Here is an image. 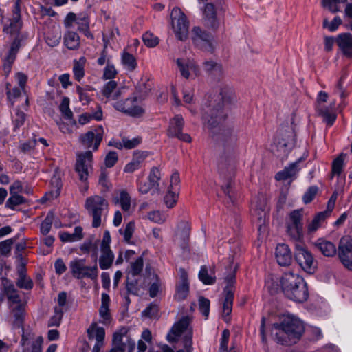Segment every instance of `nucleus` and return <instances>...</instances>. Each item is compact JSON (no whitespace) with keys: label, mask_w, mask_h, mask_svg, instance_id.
<instances>
[{"label":"nucleus","mask_w":352,"mask_h":352,"mask_svg":"<svg viewBox=\"0 0 352 352\" xmlns=\"http://www.w3.org/2000/svg\"><path fill=\"white\" fill-rule=\"evenodd\" d=\"M80 36L73 31H68L64 36V44L71 50H77L80 47Z\"/></svg>","instance_id":"29"},{"label":"nucleus","mask_w":352,"mask_h":352,"mask_svg":"<svg viewBox=\"0 0 352 352\" xmlns=\"http://www.w3.org/2000/svg\"><path fill=\"white\" fill-rule=\"evenodd\" d=\"M142 40L144 44L149 47H153L159 43V38L149 32L143 34Z\"/></svg>","instance_id":"59"},{"label":"nucleus","mask_w":352,"mask_h":352,"mask_svg":"<svg viewBox=\"0 0 352 352\" xmlns=\"http://www.w3.org/2000/svg\"><path fill=\"white\" fill-rule=\"evenodd\" d=\"M95 89L89 85H86L84 87L77 86L76 92L79 96V100L82 103L83 105L88 104L91 100L93 94H90V92H93Z\"/></svg>","instance_id":"32"},{"label":"nucleus","mask_w":352,"mask_h":352,"mask_svg":"<svg viewBox=\"0 0 352 352\" xmlns=\"http://www.w3.org/2000/svg\"><path fill=\"white\" fill-rule=\"evenodd\" d=\"M128 332V329L122 327L118 331H116L113 335V345L124 346V342H122L123 337L126 336Z\"/></svg>","instance_id":"54"},{"label":"nucleus","mask_w":352,"mask_h":352,"mask_svg":"<svg viewBox=\"0 0 352 352\" xmlns=\"http://www.w3.org/2000/svg\"><path fill=\"white\" fill-rule=\"evenodd\" d=\"M54 219V214L53 212H49L45 217V219L41 224V232L43 235L47 234L52 228V225Z\"/></svg>","instance_id":"46"},{"label":"nucleus","mask_w":352,"mask_h":352,"mask_svg":"<svg viewBox=\"0 0 352 352\" xmlns=\"http://www.w3.org/2000/svg\"><path fill=\"white\" fill-rule=\"evenodd\" d=\"M87 336L89 340L96 339V344L94 346L92 352H100L104 345L105 330L103 327H98L96 323H92L87 330Z\"/></svg>","instance_id":"17"},{"label":"nucleus","mask_w":352,"mask_h":352,"mask_svg":"<svg viewBox=\"0 0 352 352\" xmlns=\"http://www.w3.org/2000/svg\"><path fill=\"white\" fill-rule=\"evenodd\" d=\"M63 316V309L61 308L56 307L54 308V314L50 318L48 321V327H58L60 324Z\"/></svg>","instance_id":"50"},{"label":"nucleus","mask_w":352,"mask_h":352,"mask_svg":"<svg viewBox=\"0 0 352 352\" xmlns=\"http://www.w3.org/2000/svg\"><path fill=\"white\" fill-rule=\"evenodd\" d=\"M338 255L342 265L352 271V238L348 236L341 238L338 248Z\"/></svg>","instance_id":"11"},{"label":"nucleus","mask_w":352,"mask_h":352,"mask_svg":"<svg viewBox=\"0 0 352 352\" xmlns=\"http://www.w3.org/2000/svg\"><path fill=\"white\" fill-rule=\"evenodd\" d=\"M76 23L78 25V30L79 32H82L87 38L94 39V36L89 31V22L87 17L78 18Z\"/></svg>","instance_id":"39"},{"label":"nucleus","mask_w":352,"mask_h":352,"mask_svg":"<svg viewBox=\"0 0 352 352\" xmlns=\"http://www.w3.org/2000/svg\"><path fill=\"white\" fill-rule=\"evenodd\" d=\"M71 272L73 276L78 278H89L95 280L98 277V270L97 265L88 267L84 265V260H75L70 263Z\"/></svg>","instance_id":"10"},{"label":"nucleus","mask_w":352,"mask_h":352,"mask_svg":"<svg viewBox=\"0 0 352 352\" xmlns=\"http://www.w3.org/2000/svg\"><path fill=\"white\" fill-rule=\"evenodd\" d=\"M86 62L85 57H81L78 60L74 61L73 72L74 78L76 80L80 81V80L85 76L84 67Z\"/></svg>","instance_id":"36"},{"label":"nucleus","mask_w":352,"mask_h":352,"mask_svg":"<svg viewBox=\"0 0 352 352\" xmlns=\"http://www.w3.org/2000/svg\"><path fill=\"white\" fill-rule=\"evenodd\" d=\"M336 42L344 56L352 58V34L342 33L337 36Z\"/></svg>","instance_id":"18"},{"label":"nucleus","mask_w":352,"mask_h":352,"mask_svg":"<svg viewBox=\"0 0 352 352\" xmlns=\"http://www.w3.org/2000/svg\"><path fill=\"white\" fill-rule=\"evenodd\" d=\"M122 140L124 148L132 149L140 144L142 142V138L140 136H137L132 139H129L124 137L122 138Z\"/></svg>","instance_id":"58"},{"label":"nucleus","mask_w":352,"mask_h":352,"mask_svg":"<svg viewBox=\"0 0 352 352\" xmlns=\"http://www.w3.org/2000/svg\"><path fill=\"white\" fill-rule=\"evenodd\" d=\"M347 0H322L323 8L328 9L332 13H336L340 11L339 3H346Z\"/></svg>","instance_id":"45"},{"label":"nucleus","mask_w":352,"mask_h":352,"mask_svg":"<svg viewBox=\"0 0 352 352\" xmlns=\"http://www.w3.org/2000/svg\"><path fill=\"white\" fill-rule=\"evenodd\" d=\"M275 341L282 345H292L301 338L305 327L303 322L292 315L284 316L280 323L274 324Z\"/></svg>","instance_id":"2"},{"label":"nucleus","mask_w":352,"mask_h":352,"mask_svg":"<svg viewBox=\"0 0 352 352\" xmlns=\"http://www.w3.org/2000/svg\"><path fill=\"white\" fill-rule=\"evenodd\" d=\"M200 280L205 285H212L215 282V277L208 274L206 266H202L199 273Z\"/></svg>","instance_id":"53"},{"label":"nucleus","mask_w":352,"mask_h":352,"mask_svg":"<svg viewBox=\"0 0 352 352\" xmlns=\"http://www.w3.org/2000/svg\"><path fill=\"white\" fill-rule=\"evenodd\" d=\"M122 63L129 71H133L137 67L135 57L127 52H124L122 56Z\"/></svg>","instance_id":"43"},{"label":"nucleus","mask_w":352,"mask_h":352,"mask_svg":"<svg viewBox=\"0 0 352 352\" xmlns=\"http://www.w3.org/2000/svg\"><path fill=\"white\" fill-rule=\"evenodd\" d=\"M172 28L176 37L180 41H185L188 38L189 21L185 14L180 8H174L170 13Z\"/></svg>","instance_id":"6"},{"label":"nucleus","mask_w":352,"mask_h":352,"mask_svg":"<svg viewBox=\"0 0 352 352\" xmlns=\"http://www.w3.org/2000/svg\"><path fill=\"white\" fill-rule=\"evenodd\" d=\"M184 126V120L182 116L177 115L170 120L169 132H182Z\"/></svg>","instance_id":"40"},{"label":"nucleus","mask_w":352,"mask_h":352,"mask_svg":"<svg viewBox=\"0 0 352 352\" xmlns=\"http://www.w3.org/2000/svg\"><path fill=\"white\" fill-rule=\"evenodd\" d=\"M137 100V97H134L132 99H126L122 111L131 116L136 117L141 116L144 113V109L142 107L139 106L129 107V104H131L132 102L136 101Z\"/></svg>","instance_id":"33"},{"label":"nucleus","mask_w":352,"mask_h":352,"mask_svg":"<svg viewBox=\"0 0 352 352\" xmlns=\"http://www.w3.org/2000/svg\"><path fill=\"white\" fill-rule=\"evenodd\" d=\"M152 87L153 84L148 79L142 78L135 87V93L137 94L135 97H137V99H144L147 96L151 91Z\"/></svg>","instance_id":"28"},{"label":"nucleus","mask_w":352,"mask_h":352,"mask_svg":"<svg viewBox=\"0 0 352 352\" xmlns=\"http://www.w3.org/2000/svg\"><path fill=\"white\" fill-rule=\"evenodd\" d=\"M316 248L325 256L331 257L337 252L336 245L331 241L319 239L315 243Z\"/></svg>","instance_id":"27"},{"label":"nucleus","mask_w":352,"mask_h":352,"mask_svg":"<svg viewBox=\"0 0 352 352\" xmlns=\"http://www.w3.org/2000/svg\"><path fill=\"white\" fill-rule=\"evenodd\" d=\"M85 208L92 217V227L96 228L101 226L102 219H106L109 212V204L103 197L94 195L86 199Z\"/></svg>","instance_id":"4"},{"label":"nucleus","mask_w":352,"mask_h":352,"mask_svg":"<svg viewBox=\"0 0 352 352\" xmlns=\"http://www.w3.org/2000/svg\"><path fill=\"white\" fill-rule=\"evenodd\" d=\"M296 144L295 133H278L274 140L277 150L283 154H287Z\"/></svg>","instance_id":"15"},{"label":"nucleus","mask_w":352,"mask_h":352,"mask_svg":"<svg viewBox=\"0 0 352 352\" xmlns=\"http://www.w3.org/2000/svg\"><path fill=\"white\" fill-rule=\"evenodd\" d=\"M228 289V288L223 289L224 300L222 309V316L226 322L230 321V315L232 313L234 300V291Z\"/></svg>","instance_id":"25"},{"label":"nucleus","mask_w":352,"mask_h":352,"mask_svg":"<svg viewBox=\"0 0 352 352\" xmlns=\"http://www.w3.org/2000/svg\"><path fill=\"white\" fill-rule=\"evenodd\" d=\"M148 179V182L150 183V186L151 185L153 188V192H158L160 190L159 181L161 179V173L160 169L157 167L152 168Z\"/></svg>","instance_id":"35"},{"label":"nucleus","mask_w":352,"mask_h":352,"mask_svg":"<svg viewBox=\"0 0 352 352\" xmlns=\"http://www.w3.org/2000/svg\"><path fill=\"white\" fill-rule=\"evenodd\" d=\"M191 38L194 44L201 50L213 51L212 36L199 27L192 28Z\"/></svg>","instance_id":"12"},{"label":"nucleus","mask_w":352,"mask_h":352,"mask_svg":"<svg viewBox=\"0 0 352 352\" xmlns=\"http://www.w3.org/2000/svg\"><path fill=\"white\" fill-rule=\"evenodd\" d=\"M328 98V94L320 91L317 98L316 113L318 116L322 118V120L327 126H332L336 120V114L331 111L328 107L320 105V102H325Z\"/></svg>","instance_id":"13"},{"label":"nucleus","mask_w":352,"mask_h":352,"mask_svg":"<svg viewBox=\"0 0 352 352\" xmlns=\"http://www.w3.org/2000/svg\"><path fill=\"white\" fill-rule=\"evenodd\" d=\"M275 258L278 264L283 267L289 266L292 261V254L286 244H278L275 250Z\"/></svg>","instance_id":"20"},{"label":"nucleus","mask_w":352,"mask_h":352,"mask_svg":"<svg viewBox=\"0 0 352 352\" xmlns=\"http://www.w3.org/2000/svg\"><path fill=\"white\" fill-rule=\"evenodd\" d=\"M235 99L234 90L228 85L222 86L218 93L208 96L201 107V119L208 130L219 128L226 120L229 105Z\"/></svg>","instance_id":"1"},{"label":"nucleus","mask_w":352,"mask_h":352,"mask_svg":"<svg viewBox=\"0 0 352 352\" xmlns=\"http://www.w3.org/2000/svg\"><path fill=\"white\" fill-rule=\"evenodd\" d=\"M115 203H119L123 211L129 212L131 208V197L126 190H122Z\"/></svg>","instance_id":"38"},{"label":"nucleus","mask_w":352,"mask_h":352,"mask_svg":"<svg viewBox=\"0 0 352 352\" xmlns=\"http://www.w3.org/2000/svg\"><path fill=\"white\" fill-rule=\"evenodd\" d=\"M190 324V318L188 316L182 317L178 322L174 324L168 333L166 338L169 342H175L183 333L186 332L184 337V346L188 352L192 346V331L188 330Z\"/></svg>","instance_id":"5"},{"label":"nucleus","mask_w":352,"mask_h":352,"mask_svg":"<svg viewBox=\"0 0 352 352\" xmlns=\"http://www.w3.org/2000/svg\"><path fill=\"white\" fill-rule=\"evenodd\" d=\"M62 115L67 119H71L73 116V113L69 109V98L64 97L62 100L61 104L59 107Z\"/></svg>","instance_id":"55"},{"label":"nucleus","mask_w":352,"mask_h":352,"mask_svg":"<svg viewBox=\"0 0 352 352\" xmlns=\"http://www.w3.org/2000/svg\"><path fill=\"white\" fill-rule=\"evenodd\" d=\"M217 10L214 3H207L202 9L204 25L209 30L217 31L220 22L217 16Z\"/></svg>","instance_id":"14"},{"label":"nucleus","mask_w":352,"mask_h":352,"mask_svg":"<svg viewBox=\"0 0 352 352\" xmlns=\"http://www.w3.org/2000/svg\"><path fill=\"white\" fill-rule=\"evenodd\" d=\"M230 331L224 329L221 334L220 348L219 352H228V344L230 338Z\"/></svg>","instance_id":"62"},{"label":"nucleus","mask_w":352,"mask_h":352,"mask_svg":"<svg viewBox=\"0 0 352 352\" xmlns=\"http://www.w3.org/2000/svg\"><path fill=\"white\" fill-rule=\"evenodd\" d=\"M16 285L21 289H30L33 287V282L30 278L25 276L19 277Z\"/></svg>","instance_id":"64"},{"label":"nucleus","mask_w":352,"mask_h":352,"mask_svg":"<svg viewBox=\"0 0 352 352\" xmlns=\"http://www.w3.org/2000/svg\"><path fill=\"white\" fill-rule=\"evenodd\" d=\"M9 309L13 318V326L16 328L22 327L25 314V302L10 305Z\"/></svg>","instance_id":"22"},{"label":"nucleus","mask_w":352,"mask_h":352,"mask_svg":"<svg viewBox=\"0 0 352 352\" xmlns=\"http://www.w3.org/2000/svg\"><path fill=\"white\" fill-rule=\"evenodd\" d=\"M177 65L179 69L181 75L185 78H188L190 70L195 69V65L193 61L189 59L178 58Z\"/></svg>","instance_id":"31"},{"label":"nucleus","mask_w":352,"mask_h":352,"mask_svg":"<svg viewBox=\"0 0 352 352\" xmlns=\"http://www.w3.org/2000/svg\"><path fill=\"white\" fill-rule=\"evenodd\" d=\"M203 69L214 79L219 80L223 76L222 65L212 60L203 63Z\"/></svg>","instance_id":"24"},{"label":"nucleus","mask_w":352,"mask_h":352,"mask_svg":"<svg viewBox=\"0 0 352 352\" xmlns=\"http://www.w3.org/2000/svg\"><path fill=\"white\" fill-rule=\"evenodd\" d=\"M318 190L316 186H310L303 195L302 200L305 204H309L314 199Z\"/></svg>","instance_id":"61"},{"label":"nucleus","mask_w":352,"mask_h":352,"mask_svg":"<svg viewBox=\"0 0 352 352\" xmlns=\"http://www.w3.org/2000/svg\"><path fill=\"white\" fill-rule=\"evenodd\" d=\"M294 258L300 267L308 274H314L317 269V261L311 253L302 245H296Z\"/></svg>","instance_id":"7"},{"label":"nucleus","mask_w":352,"mask_h":352,"mask_svg":"<svg viewBox=\"0 0 352 352\" xmlns=\"http://www.w3.org/2000/svg\"><path fill=\"white\" fill-rule=\"evenodd\" d=\"M98 110L93 114L89 113H85L80 116L78 122L80 124L83 125L88 123L91 119L100 120L102 117V109L100 106L97 107Z\"/></svg>","instance_id":"37"},{"label":"nucleus","mask_w":352,"mask_h":352,"mask_svg":"<svg viewBox=\"0 0 352 352\" xmlns=\"http://www.w3.org/2000/svg\"><path fill=\"white\" fill-rule=\"evenodd\" d=\"M199 309L203 316L208 318L210 313V300L205 297L199 298Z\"/></svg>","instance_id":"57"},{"label":"nucleus","mask_w":352,"mask_h":352,"mask_svg":"<svg viewBox=\"0 0 352 352\" xmlns=\"http://www.w3.org/2000/svg\"><path fill=\"white\" fill-rule=\"evenodd\" d=\"M305 282V281L302 276L292 272H285L283 275L280 280V285L282 290L286 296L289 292L292 291L294 287H298V285Z\"/></svg>","instance_id":"16"},{"label":"nucleus","mask_w":352,"mask_h":352,"mask_svg":"<svg viewBox=\"0 0 352 352\" xmlns=\"http://www.w3.org/2000/svg\"><path fill=\"white\" fill-rule=\"evenodd\" d=\"M101 255L99 258V265L102 270H107L111 267L114 261V254L111 250H100Z\"/></svg>","instance_id":"30"},{"label":"nucleus","mask_w":352,"mask_h":352,"mask_svg":"<svg viewBox=\"0 0 352 352\" xmlns=\"http://www.w3.org/2000/svg\"><path fill=\"white\" fill-rule=\"evenodd\" d=\"M179 195V191L168 189V192L164 197V203L169 208H173L177 203Z\"/></svg>","instance_id":"49"},{"label":"nucleus","mask_w":352,"mask_h":352,"mask_svg":"<svg viewBox=\"0 0 352 352\" xmlns=\"http://www.w3.org/2000/svg\"><path fill=\"white\" fill-rule=\"evenodd\" d=\"M93 161L92 151H87L77 154L75 171L78 173L81 182H85L89 176V169L91 167Z\"/></svg>","instance_id":"9"},{"label":"nucleus","mask_w":352,"mask_h":352,"mask_svg":"<svg viewBox=\"0 0 352 352\" xmlns=\"http://www.w3.org/2000/svg\"><path fill=\"white\" fill-rule=\"evenodd\" d=\"M302 210H294L289 214L287 223V233L295 241L300 240L303 236Z\"/></svg>","instance_id":"8"},{"label":"nucleus","mask_w":352,"mask_h":352,"mask_svg":"<svg viewBox=\"0 0 352 352\" xmlns=\"http://www.w3.org/2000/svg\"><path fill=\"white\" fill-rule=\"evenodd\" d=\"M102 138V133H82L79 141L84 148H91L95 151L98 150Z\"/></svg>","instance_id":"19"},{"label":"nucleus","mask_w":352,"mask_h":352,"mask_svg":"<svg viewBox=\"0 0 352 352\" xmlns=\"http://www.w3.org/2000/svg\"><path fill=\"white\" fill-rule=\"evenodd\" d=\"M126 288L129 294L138 295L139 292L138 280L135 277L127 274L126 280Z\"/></svg>","instance_id":"44"},{"label":"nucleus","mask_w":352,"mask_h":352,"mask_svg":"<svg viewBox=\"0 0 352 352\" xmlns=\"http://www.w3.org/2000/svg\"><path fill=\"white\" fill-rule=\"evenodd\" d=\"M61 39V33L58 30H53L47 33L45 41L50 47L58 45Z\"/></svg>","instance_id":"41"},{"label":"nucleus","mask_w":352,"mask_h":352,"mask_svg":"<svg viewBox=\"0 0 352 352\" xmlns=\"http://www.w3.org/2000/svg\"><path fill=\"white\" fill-rule=\"evenodd\" d=\"M10 195V197L8 198L6 204V206L7 208L14 210L16 206L23 204L25 201L24 197L19 194Z\"/></svg>","instance_id":"51"},{"label":"nucleus","mask_w":352,"mask_h":352,"mask_svg":"<svg viewBox=\"0 0 352 352\" xmlns=\"http://www.w3.org/2000/svg\"><path fill=\"white\" fill-rule=\"evenodd\" d=\"M286 297L299 303L306 301L309 297L308 287L306 282L298 285V287H294L292 291L289 292Z\"/></svg>","instance_id":"23"},{"label":"nucleus","mask_w":352,"mask_h":352,"mask_svg":"<svg viewBox=\"0 0 352 352\" xmlns=\"http://www.w3.org/2000/svg\"><path fill=\"white\" fill-rule=\"evenodd\" d=\"M109 296L105 293L102 294L101 306L99 310V314L100 317L102 318L104 320H109L110 319L109 309Z\"/></svg>","instance_id":"34"},{"label":"nucleus","mask_w":352,"mask_h":352,"mask_svg":"<svg viewBox=\"0 0 352 352\" xmlns=\"http://www.w3.org/2000/svg\"><path fill=\"white\" fill-rule=\"evenodd\" d=\"M304 160L303 157L299 158L295 162L290 164L288 166L285 167L284 169L287 170L289 176L292 178L295 177L300 170V168L299 167V164Z\"/></svg>","instance_id":"60"},{"label":"nucleus","mask_w":352,"mask_h":352,"mask_svg":"<svg viewBox=\"0 0 352 352\" xmlns=\"http://www.w3.org/2000/svg\"><path fill=\"white\" fill-rule=\"evenodd\" d=\"M342 23V21L338 16L334 17L331 22H329V20L325 18L323 19L322 27L323 28L328 29L330 32H335Z\"/></svg>","instance_id":"52"},{"label":"nucleus","mask_w":352,"mask_h":352,"mask_svg":"<svg viewBox=\"0 0 352 352\" xmlns=\"http://www.w3.org/2000/svg\"><path fill=\"white\" fill-rule=\"evenodd\" d=\"M344 166V155L340 154L332 162L331 173L333 175L339 176Z\"/></svg>","instance_id":"48"},{"label":"nucleus","mask_w":352,"mask_h":352,"mask_svg":"<svg viewBox=\"0 0 352 352\" xmlns=\"http://www.w3.org/2000/svg\"><path fill=\"white\" fill-rule=\"evenodd\" d=\"M3 286L4 293L7 296L9 306L24 302L13 284L8 283V280H6Z\"/></svg>","instance_id":"26"},{"label":"nucleus","mask_w":352,"mask_h":352,"mask_svg":"<svg viewBox=\"0 0 352 352\" xmlns=\"http://www.w3.org/2000/svg\"><path fill=\"white\" fill-rule=\"evenodd\" d=\"M327 217L324 213L318 212L313 219L311 222L308 225L307 230L309 232H314L316 231L322 225V222Z\"/></svg>","instance_id":"42"},{"label":"nucleus","mask_w":352,"mask_h":352,"mask_svg":"<svg viewBox=\"0 0 352 352\" xmlns=\"http://www.w3.org/2000/svg\"><path fill=\"white\" fill-rule=\"evenodd\" d=\"M144 261L142 256L138 258L134 262L131 263V270L128 274L133 277H135L140 274L143 270Z\"/></svg>","instance_id":"47"},{"label":"nucleus","mask_w":352,"mask_h":352,"mask_svg":"<svg viewBox=\"0 0 352 352\" xmlns=\"http://www.w3.org/2000/svg\"><path fill=\"white\" fill-rule=\"evenodd\" d=\"M118 156L116 151H109L104 159V164L107 168L113 167L118 162Z\"/></svg>","instance_id":"63"},{"label":"nucleus","mask_w":352,"mask_h":352,"mask_svg":"<svg viewBox=\"0 0 352 352\" xmlns=\"http://www.w3.org/2000/svg\"><path fill=\"white\" fill-rule=\"evenodd\" d=\"M21 28V23L20 19H15L14 17H12L9 25H5L3 28V32L11 36H15L10 45L8 54L3 59V67L4 68H8L9 70L11 69L12 65L16 59V54L22 45V42L26 38L25 35L20 32Z\"/></svg>","instance_id":"3"},{"label":"nucleus","mask_w":352,"mask_h":352,"mask_svg":"<svg viewBox=\"0 0 352 352\" xmlns=\"http://www.w3.org/2000/svg\"><path fill=\"white\" fill-rule=\"evenodd\" d=\"M180 281L176 286V294L175 298L179 300H184L189 293V283L188 274L183 268L179 269Z\"/></svg>","instance_id":"21"},{"label":"nucleus","mask_w":352,"mask_h":352,"mask_svg":"<svg viewBox=\"0 0 352 352\" xmlns=\"http://www.w3.org/2000/svg\"><path fill=\"white\" fill-rule=\"evenodd\" d=\"M135 230V223L130 221L125 227V229L122 231V229L119 230L120 233L124 236V239L126 242L130 243L131 239Z\"/></svg>","instance_id":"56"}]
</instances>
